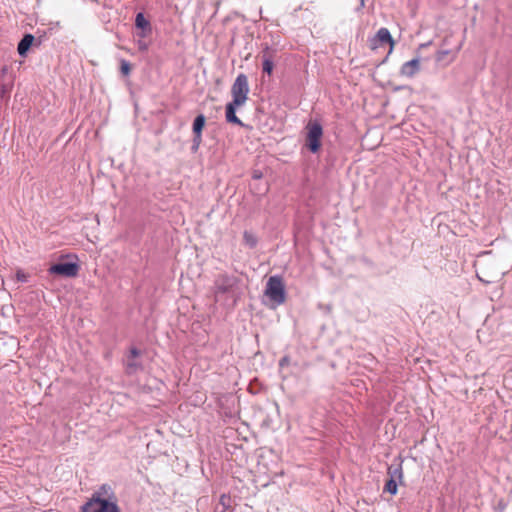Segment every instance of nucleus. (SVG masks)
Here are the masks:
<instances>
[{
	"label": "nucleus",
	"instance_id": "f257e3e1",
	"mask_svg": "<svg viewBox=\"0 0 512 512\" xmlns=\"http://www.w3.org/2000/svg\"><path fill=\"white\" fill-rule=\"evenodd\" d=\"M81 512H121L112 487L103 484L81 507Z\"/></svg>",
	"mask_w": 512,
	"mask_h": 512
},
{
	"label": "nucleus",
	"instance_id": "f03ea898",
	"mask_svg": "<svg viewBox=\"0 0 512 512\" xmlns=\"http://www.w3.org/2000/svg\"><path fill=\"white\" fill-rule=\"evenodd\" d=\"M249 92L248 77L241 73L236 77L231 87L232 101L235 105H244L248 100Z\"/></svg>",
	"mask_w": 512,
	"mask_h": 512
},
{
	"label": "nucleus",
	"instance_id": "7ed1b4c3",
	"mask_svg": "<svg viewBox=\"0 0 512 512\" xmlns=\"http://www.w3.org/2000/svg\"><path fill=\"white\" fill-rule=\"evenodd\" d=\"M265 295L277 304H283L286 300L285 286L279 276H271L267 282Z\"/></svg>",
	"mask_w": 512,
	"mask_h": 512
},
{
	"label": "nucleus",
	"instance_id": "20e7f679",
	"mask_svg": "<svg viewBox=\"0 0 512 512\" xmlns=\"http://www.w3.org/2000/svg\"><path fill=\"white\" fill-rule=\"evenodd\" d=\"M306 147L312 152L317 153L321 148V139L323 136V129L319 122L310 121L306 126Z\"/></svg>",
	"mask_w": 512,
	"mask_h": 512
},
{
	"label": "nucleus",
	"instance_id": "39448f33",
	"mask_svg": "<svg viewBox=\"0 0 512 512\" xmlns=\"http://www.w3.org/2000/svg\"><path fill=\"white\" fill-rule=\"evenodd\" d=\"M385 44L389 45V54H391L395 47V41L392 38L389 30L382 27L377 31L374 37L369 39V48L375 51Z\"/></svg>",
	"mask_w": 512,
	"mask_h": 512
},
{
	"label": "nucleus",
	"instance_id": "423d86ee",
	"mask_svg": "<svg viewBox=\"0 0 512 512\" xmlns=\"http://www.w3.org/2000/svg\"><path fill=\"white\" fill-rule=\"evenodd\" d=\"M48 271L50 274L72 278L78 275L79 265L76 263H58L52 265Z\"/></svg>",
	"mask_w": 512,
	"mask_h": 512
},
{
	"label": "nucleus",
	"instance_id": "0eeeda50",
	"mask_svg": "<svg viewBox=\"0 0 512 512\" xmlns=\"http://www.w3.org/2000/svg\"><path fill=\"white\" fill-rule=\"evenodd\" d=\"M238 280L234 276H230L227 274H220L215 280V292L216 293H227L231 291Z\"/></svg>",
	"mask_w": 512,
	"mask_h": 512
},
{
	"label": "nucleus",
	"instance_id": "6e6552de",
	"mask_svg": "<svg viewBox=\"0 0 512 512\" xmlns=\"http://www.w3.org/2000/svg\"><path fill=\"white\" fill-rule=\"evenodd\" d=\"M460 48L457 49H440L435 54V61L437 65L446 67L457 57Z\"/></svg>",
	"mask_w": 512,
	"mask_h": 512
},
{
	"label": "nucleus",
	"instance_id": "1a4fd4ad",
	"mask_svg": "<svg viewBox=\"0 0 512 512\" xmlns=\"http://www.w3.org/2000/svg\"><path fill=\"white\" fill-rule=\"evenodd\" d=\"M420 71V59L414 58L405 62L400 68V74L404 77L412 78Z\"/></svg>",
	"mask_w": 512,
	"mask_h": 512
},
{
	"label": "nucleus",
	"instance_id": "9d476101",
	"mask_svg": "<svg viewBox=\"0 0 512 512\" xmlns=\"http://www.w3.org/2000/svg\"><path fill=\"white\" fill-rule=\"evenodd\" d=\"M242 105H235L233 101L229 102L225 108V118L229 123L244 126L243 122L237 117L236 109Z\"/></svg>",
	"mask_w": 512,
	"mask_h": 512
},
{
	"label": "nucleus",
	"instance_id": "9b49d317",
	"mask_svg": "<svg viewBox=\"0 0 512 512\" xmlns=\"http://www.w3.org/2000/svg\"><path fill=\"white\" fill-rule=\"evenodd\" d=\"M135 25L141 29L142 32L140 37L145 38L151 32V26L149 21L144 17L142 13H138L135 18Z\"/></svg>",
	"mask_w": 512,
	"mask_h": 512
},
{
	"label": "nucleus",
	"instance_id": "f8f14e48",
	"mask_svg": "<svg viewBox=\"0 0 512 512\" xmlns=\"http://www.w3.org/2000/svg\"><path fill=\"white\" fill-rule=\"evenodd\" d=\"M206 123V118L203 114L198 115L193 122V134L196 136L197 142L200 140V136H202V131Z\"/></svg>",
	"mask_w": 512,
	"mask_h": 512
},
{
	"label": "nucleus",
	"instance_id": "ddd939ff",
	"mask_svg": "<svg viewBox=\"0 0 512 512\" xmlns=\"http://www.w3.org/2000/svg\"><path fill=\"white\" fill-rule=\"evenodd\" d=\"M34 41V36L26 34L18 44L17 50L21 56H25Z\"/></svg>",
	"mask_w": 512,
	"mask_h": 512
},
{
	"label": "nucleus",
	"instance_id": "4468645a",
	"mask_svg": "<svg viewBox=\"0 0 512 512\" xmlns=\"http://www.w3.org/2000/svg\"><path fill=\"white\" fill-rule=\"evenodd\" d=\"M243 242L249 248H255L258 242V239L254 233L251 231H244L243 233Z\"/></svg>",
	"mask_w": 512,
	"mask_h": 512
},
{
	"label": "nucleus",
	"instance_id": "2eb2a0df",
	"mask_svg": "<svg viewBox=\"0 0 512 512\" xmlns=\"http://www.w3.org/2000/svg\"><path fill=\"white\" fill-rule=\"evenodd\" d=\"M262 68L263 72L267 73L268 75H271L273 72L274 63L272 57L266 53L263 55Z\"/></svg>",
	"mask_w": 512,
	"mask_h": 512
},
{
	"label": "nucleus",
	"instance_id": "dca6fc26",
	"mask_svg": "<svg viewBox=\"0 0 512 512\" xmlns=\"http://www.w3.org/2000/svg\"><path fill=\"white\" fill-rule=\"evenodd\" d=\"M219 505L221 506V509H225V510H229L230 512H233L232 499H231L230 495L222 494L219 498Z\"/></svg>",
	"mask_w": 512,
	"mask_h": 512
},
{
	"label": "nucleus",
	"instance_id": "f3484780",
	"mask_svg": "<svg viewBox=\"0 0 512 512\" xmlns=\"http://www.w3.org/2000/svg\"><path fill=\"white\" fill-rule=\"evenodd\" d=\"M397 483L393 477H391L385 484L384 491L389 492L392 495L397 493Z\"/></svg>",
	"mask_w": 512,
	"mask_h": 512
},
{
	"label": "nucleus",
	"instance_id": "a211bd4d",
	"mask_svg": "<svg viewBox=\"0 0 512 512\" xmlns=\"http://www.w3.org/2000/svg\"><path fill=\"white\" fill-rule=\"evenodd\" d=\"M131 70H132V66L131 64L125 60V59H121L120 60V72L123 76H129V74L131 73Z\"/></svg>",
	"mask_w": 512,
	"mask_h": 512
},
{
	"label": "nucleus",
	"instance_id": "6ab92c4d",
	"mask_svg": "<svg viewBox=\"0 0 512 512\" xmlns=\"http://www.w3.org/2000/svg\"><path fill=\"white\" fill-rule=\"evenodd\" d=\"M16 278H17V280H19L21 282L27 281V275L21 270L17 271Z\"/></svg>",
	"mask_w": 512,
	"mask_h": 512
},
{
	"label": "nucleus",
	"instance_id": "aec40b11",
	"mask_svg": "<svg viewBox=\"0 0 512 512\" xmlns=\"http://www.w3.org/2000/svg\"><path fill=\"white\" fill-rule=\"evenodd\" d=\"M201 142H202V136H200V140L197 142V140H196V136L194 135L192 149H193L194 151H197V150H198V148H199V146H200V144H201Z\"/></svg>",
	"mask_w": 512,
	"mask_h": 512
},
{
	"label": "nucleus",
	"instance_id": "412c9836",
	"mask_svg": "<svg viewBox=\"0 0 512 512\" xmlns=\"http://www.w3.org/2000/svg\"><path fill=\"white\" fill-rule=\"evenodd\" d=\"M261 177H262V173H261V172H259V171H255V172L253 173V178H255V179H260Z\"/></svg>",
	"mask_w": 512,
	"mask_h": 512
},
{
	"label": "nucleus",
	"instance_id": "4be33fe9",
	"mask_svg": "<svg viewBox=\"0 0 512 512\" xmlns=\"http://www.w3.org/2000/svg\"><path fill=\"white\" fill-rule=\"evenodd\" d=\"M139 49H140V50H146V49H147L146 44H144V43H142V42H140V41H139Z\"/></svg>",
	"mask_w": 512,
	"mask_h": 512
},
{
	"label": "nucleus",
	"instance_id": "5701e85b",
	"mask_svg": "<svg viewBox=\"0 0 512 512\" xmlns=\"http://www.w3.org/2000/svg\"><path fill=\"white\" fill-rule=\"evenodd\" d=\"M131 354L132 356L137 357L139 355V351L137 349H132Z\"/></svg>",
	"mask_w": 512,
	"mask_h": 512
},
{
	"label": "nucleus",
	"instance_id": "b1692460",
	"mask_svg": "<svg viewBox=\"0 0 512 512\" xmlns=\"http://www.w3.org/2000/svg\"><path fill=\"white\" fill-rule=\"evenodd\" d=\"M288 362V358L287 357H284L281 361H280V365L283 366L285 363Z\"/></svg>",
	"mask_w": 512,
	"mask_h": 512
},
{
	"label": "nucleus",
	"instance_id": "393cba45",
	"mask_svg": "<svg viewBox=\"0 0 512 512\" xmlns=\"http://www.w3.org/2000/svg\"><path fill=\"white\" fill-rule=\"evenodd\" d=\"M364 1H365V0H361V5H362V6H364Z\"/></svg>",
	"mask_w": 512,
	"mask_h": 512
}]
</instances>
